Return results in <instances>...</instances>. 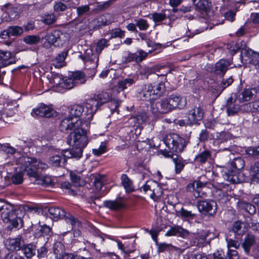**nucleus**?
I'll list each match as a JSON object with an SVG mask.
<instances>
[{
	"label": "nucleus",
	"instance_id": "1",
	"mask_svg": "<svg viewBox=\"0 0 259 259\" xmlns=\"http://www.w3.org/2000/svg\"><path fill=\"white\" fill-rule=\"evenodd\" d=\"M88 141L87 132L83 129L82 125L68 136V144L73 147L69 150L74 158L79 159L82 156L83 149L87 145Z\"/></svg>",
	"mask_w": 259,
	"mask_h": 259
},
{
	"label": "nucleus",
	"instance_id": "2",
	"mask_svg": "<svg viewBox=\"0 0 259 259\" xmlns=\"http://www.w3.org/2000/svg\"><path fill=\"white\" fill-rule=\"evenodd\" d=\"M21 163V168L23 169L28 176L35 179L34 183L37 185L45 184L43 179L39 178V170H45L48 168L47 163L37 160L35 158L29 157H22L19 159Z\"/></svg>",
	"mask_w": 259,
	"mask_h": 259
},
{
	"label": "nucleus",
	"instance_id": "3",
	"mask_svg": "<svg viewBox=\"0 0 259 259\" xmlns=\"http://www.w3.org/2000/svg\"><path fill=\"white\" fill-rule=\"evenodd\" d=\"M115 100V97L112 98L110 92H100L98 94L88 99L86 102V108L89 114L92 115L96 112L99 106L110 100Z\"/></svg>",
	"mask_w": 259,
	"mask_h": 259
},
{
	"label": "nucleus",
	"instance_id": "4",
	"mask_svg": "<svg viewBox=\"0 0 259 259\" xmlns=\"http://www.w3.org/2000/svg\"><path fill=\"white\" fill-rule=\"evenodd\" d=\"M49 150L52 155L49 158V163L54 167L63 166L68 158H74L68 149L60 150L50 147Z\"/></svg>",
	"mask_w": 259,
	"mask_h": 259
},
{
	"label": "nucleus",
	"instance_id": "5",
	"mask_svg": "<svg viewBox=\"0 0 259 259\" xmlns=\"http://www.w3.org/2000/svg\"><path fill=\"white\" fill-rule=\"evenodd\" d=\"M45 39L51 45L60 47L68 41L69 36L67 34L64 33L59 30H55L48 32L45 36Z\"/></svg>",
	"mask_w": 259,
	"mask_h": 259
},
{
	"label": "nucleus",
	"instance_id": "6",
	"mask_svg": "<svg viewBox=\"0 0 259 259\" xmlns=\"http://www.w3.org/2000/svg\"><path fill=\"white\" fill-rule=\"evenodd\" d=\"M150 109L155 116L161 114L167 113L171 111L167 98L160 100H152L150 102Z\"/></svg>",
	"mask_w": 259,
	"mask_h": 259
},
{
	"label": "nucleus",
	"instance_id": "7",
	"mask_svg": "<svg viewBox=\"0 0 259 259\" xmlns=\"http://www.w3.org/2000/svg\"><path fill=\"white\" fill-rule=\"evenodd\" d=\"M48 212L52 218L59 219L66 217L67 222L69 223L72 226H78L80 223L71 215H66L65 211L59 207H51L48 209Z\"/></svg>",
	"mask_w": 259,
	"mask_h": 259
},
{
	"label": "nucleus",
	"instance_id": "8",
	"mask_svg": "<svg viewBox=\"0 0 259 259\" xmlns=\"http://www.w3.org/2000/svg\"><path fill=\"white\" fill-rule=\"evenodd\" d=\"M5 223H9L10 224L9 227L12 229L13 228L20 229L23 226V221L21 217L17 216L15 213V210L12 206V210L7 211L5 218L2 219Z\"/></svg>",
	"mask_w": 259,
	"mask_h": 259
},
{
	"label": "nucleus",
	"instance_id": "9",
	"mask_svg": "<svg viewBox=\"0 0 259 259\" xmlns=\"http://www.w3.org/2000/svg\"><path fill=\"white\" fill-rule=\"evenodd\" d=\"M197 207L200 212L213 215L217 212V204L212 200H200L197 202Z\"/></svg>",
	"mask_w": 259,
	"mask_h": 259
},
{
	"label": "nucleus",
	"instance_id": "10",
	"mask_svg": "<svg viewBox=\"0 0 259 259\" xmlns=\"http://www.w3.org/2000/svg\"><path fill=\"white\" fill-rule=\"evenodd\" d=\"M230 65L229 61L221 59L217 62L214 66L207 64L205 67L208 71L212 72L217 75L222 76L225 74Z\"/></svg>",
	"mask_w": 259,
	"mask_h": 259
},
{
	"label": "nucleus",
	"instance_id": "11",
	"mask_svg": "<svg viewBox=\"0 0 259 259\" xmlns=\"http://www.w3.org/2000/svg\"><path fill=\"white\" fill-rule=\"evenodd\" d=\"M240 51V59L241 62L245 64H253L257 59L259 53L252 50L247 48L245 45L241 47Z\"/></svg>",
	"mask_w": 259,
	"mask_h": 259
},
{
	"label": "nucleus",
	"instance_id": "12",
	"mask_svg": "<svg viewBox=\"0 0 259 259\" xmlns=\"http://www.w3.org/2000/svg\"><path fill=\"white\" fill-rule=\"evenodd\" d=\"M81 126V121L80 120L69 117L65 118L61 120L60 128L62 132H66L68 130H74V131Z\"/></svg>",
	"mask_w": 259,
	"mask_h": 259
},
{
	"label": "nucleus",
	"instance_id": "13",
	"mask_svg": "<svg viewBox=\"0 0 259 259\" xmlns=\"http://www.w3.org/2000/svg\"><path fill=\"white\" fill-rule=\"evenodd\" d=\"M240 103L237 99V94H232L226 102V110L229 116H233L237 113L240 109Z\"/></svg>",
	"mask_w": 259,
	"mask_h": 259
},
{
	"label": "nucleus",
	"instance_id": "14",
	"mask_svg": "<svg viewBox=\"0 0 259 259\" xmlns=\"http://www.w3.org/2000/svg\"><path fill=\"white\" fill-rule=\"evenodd\" d=\"M31 115L35 117L39 116L49 118L56 116V112L53 108L45 104H41L33 110Z\"/></svg>",
	"mask_w": 259,
	"mask_h": 259
},
{
	"label": "nucleus",
	"instance_id": "15",
	"mask_svg": "<svg viewBox=\"0 0 259 259\" xmlns=\"http://www.w3.org/2000/svg\"><path fill=\"white\" fill-rule=\"evenodd\" d=\"M2 10L4 13L2 15V19L4 21L9 22L18 17L19 12L17 8L13 7L10 4L6 5Z\"/></svg>",
	"mask_w": 259,
	"mask_h": 259
},
{
	"label": "nucleus",
	"instance_id": "16",
	"mask_svg": "<svg viewBox=\"0 0 259 259\" xmlns=\"http://www.w3.org/2000/svg\"><path fill=\"white\" fill-rule=\"evenodd\" d=\"M104 206L113 211H117L126 207L125 200L122 198H119L115 200H109L104 202Z\"/></svg>",
	"mask_w": 259,
	"mask_h": 259
},
{
	"label": "nucleus",
	"instance_id": "17",
	"mask_svg": "<svg viewBox=\"0 0 259 259\" xmlns=\"http://www.w3.org/2000/svg\"><path fill=\"white\" fill-rule=\"evenodd\" d=\"M223 178L225 180L232 183H240L245 181L244 175L241 171H230L229 170L224 171Z\"/></svg>",
	"mask_w": 259,
	"mask_h": 259
},
{
	"label": "nucleus",
	"instance_id": "18",
	"mask_svg": "<svg viewBox=\"0 0 259 259\" xmlns=\"http://www.w3.org/2000/svg\"><path fill=\"white\" fill-rule=\"evenodd\" d=\"M114 21V18L112 14L107 13L98 17L96 19L92 21L94 28L98 29L103 26H105L111 23Z\"/></svg>",
	"mask_w": 259,
	"mask_h": 259
},
{
	"label": "nucleus",
	"instance_id": "19",
	"mask_svg": "<svg viewBox=\"0 0 259 259\" xmlns=\"http://www.w3.org/2000/svg\"><path fill=\"white\" fill-rule=\"evenodd\" d=\"M167 99L171 110L176 108L182 109L187 104L186 98L182 97L178 95H171Z\"/></svg>",
	"mask_w": 259,
	"mask_h": 259
},
{
	"label": "nucleus",
	"instance_id": "20",
	"mask_svg": "<svg viewBox=\"0 0 259 259\" xmlns=\"http://www.w3.org/2000/svg\"><path fill=\"white\" fill-rule=\"evenodd\" d=\"M24 241L22 237L18 236L15 238L8 239L5 243L7 248L9 250L17 251L21 250Z\"/></svg>",
	"mask_w": 259,
	"mask_h": 259
},
{
	"label": "nucleus",
	"instance_id": "21",
	"mask_svg": "<svg viewBox=\"0 0 259 259\" xmlns=\"http://www.w3.org/2000/svg\"><path fill=\"white\" fill-rule=\"evenodd\" d=\"M204 112L200 107H195L189 111L188 115V123L194 124L201 120L203 117Z\"/></svg>",
	"mask_w": 259,
	"mask_h": 259
},
{
	"label": "nucleus",
	"instance_id": "22",
	"mask_svg": "<svg viewBox=\"0 0 259 259\" xmlns=\"http://www.w3.org/2000/svg\"><path fill=\"white\" fill-rule=\"evenodd\" d=\"M51 85V89L56 92L64 93L65 91L71 90L76 85V82H58L55 85L54 82H49Z\"/></svg>",
	"mask_w": 259,
	"mask_h": 259
},
{
	"label": "nucleus",
	"instance_id": "23",
	"mask_svg": "<svg viewBox=\"0 0 259 259\" xmlns=\"http://www.w3.org/2000/svg\"><path fill=\"white\" fill-rule=\"evenodd\" d=\"M256 94L257 90L255 88L247 89L237 94V97L239 103H242L252 99Z\"/></svg>",
	"mask_w": 259,
	"mask_h": 259
},
{
	"label": "nucleus",
	"instance_id": "24",
	"mask_svg": "<svg viewBox=\"0 0 259 259\" xmlns=\"http://www.w3.org/2000/svg\"><path fill=\"white\" fill-rule=\"evenodd\" d=\"M15 59L11 52L0 50V67H4L13 64Z\"/></svg>",
	"mask_w": 259,
	"mask_h": 259
},
{
	"label": "nucleus",
	"instance_id": "25",
	"mask_svg": "<svg viewBox=\"0 0 259 259\" xmlns=\"http://www.w3.org/2000/svg\"><path fill=\"white\" fill-rule=\"evenodd\" d=\"M188 234L189 232L187 230L179 226H176L170 228L165 233V236H178L185 238L188 236Z\"/></svg>",
	"mask_w": 259,
	"mask_h": 259
},
{
	"label": "nucleus",
	"instance_id": "26",
	"mask_svg": "<svg viewBox=\"0 0 259 259\" xmlns=\"http://www.w3.org/2000/svg\"><path fill=\"white\" fill-rule=\"evenodd\" d=\"M177 215L183 220L189 221L193 220L197 216V213L196 211L188 210L182 207L177 211Z\"/></svg>",
	"mask_w": 259,
	"mask_h": 259
},
{
	"label": "nucleus",
	"instance_id": "27",
	"mask_svg": "<svg viewBox=\"0 0 259 259\" xmlns=\"http://www.w3.org/2000/svg\"><path fill=\"white\" fill-rule=\"evenodd\" d=\"M151 89H149L150 93L157 96H161L165 91V87L163 82H153L150 84Z\"/></svg>",
	"mask_w": 259,
	"mask_h": 259
},
{
	"label": "nucleus",
	"instance_id": "28",
	"mask_svg": "<svg viewBox=\"0 0 259 259\" xmlns=\"http://www.w3.org/2000/svg\"><path fill=\"white\" fill-rule=\"evenodd\" d=\"M152 17L155 23L158 24L161 23L170 26L171 20L170 18L166 17V15L163 13H155L152 14Z\"/></svg>",
	"mask_w": 259,
	"mask_h": 259
},
{
	"label": "nucleus",
	"instance_id": "29",
	"mask_svg": "<svg viewBox=\"0 0 259 259\" xmlns=\"http://www.w3.org/2000/svg\"><path fill=\"white\" fill-rule=\"evenodd\" d=\"M148 118L147 113L145 112L139 113L130 119L131 123H134V126H139L145 122Z\"/></svg>",
	"mask_w": 259,
	"mask_h": 259
},
{
	"label": "nucleus",
	"instance_id": "30",
	"mask_svg": "<svg viewBox=\"0 0 259 259\" xmlns=\"http://www.w3.org/2000/svg\"><path fill=\"white\" fill-rule=\"evenodd\" d=\"M196 188L194 190L193 195L196 198H203L206 197L207 193L205 189L204 184L200 181L196 182Z\"/></svg>",
	"mask_w": 259,
	"mask_h": 259
},
{
	"label": "nucleus",
	"instance_id": "31",
	"mask_svg": "<svg viewBox=\"0 0 259 259\" xmlns=\"http://www.w3.org/2000/svg\"><path fill=\"white\" fill-rule=\"evenodd\" d=\"M147 55V53L142 50H140L136 53L129 54L126 61L128 62L135 61L136 62H140L146 57Z\"/></svg>",
	"mask_w": 259,
	"mask_h": 259
},
{
	"label": "nucleus",
	"instance_id": "32",
	"mask_svg": "<svg viewBox=\"0 0 259 259\" xmlns=\"http://www.w3.org/2000/svg\"><path fill=\"white\" fill-rule=\"evenodd\" d=\"M68 110L71 117H78L82 115L84 111V107L79 104H74L70 106L68 108Z\"/></svg>",
	"mask_w": 259,
	"mask_h": 259
},
{
	"label": "nucleus",
	"instance_id": "33",
	"mask_svg": "<svg viewBox=\"0 0 259 259\" xmlns=\"http://www.w3.org/2000/svg\"><path fill=\"white\" fill-rule=\"evenodd\" d=\"M226 83H228V82H212L211 85L212 92L215 93L217 96H218L227 87L231 84V83L227 84Z\"/></svg>",
	"mask_w": 259,
	"mask_h": 259
},
{
	"label": "nucleus",
	"instance_id": "34",
	"mask_svg": "<svg viewBox=\"0 0 259 259\" xmlns=\"http://www.w3.org/2000/svg\"><path fill=\"white\" fill-rule=\"evenodd\" d=\"M255 242V237L253 235L247 234L245 236L242 246L246 253H248L250 252L251 246L254 244Z\"/></svg>",
	"mask_w": 259,
	"mask_h": 259
},
{
	"label": "nucleus",
	"instance_id": "35",
	"mask_svg": "<svg viewBox=\"0 0 259 259\" xmlns=\"http://www.w3.org/2000/svg\"><path fill=\"white\" fill-rule=\"evenodd\" d=\"M21 250L25 256L28 258H31L35 254L36 246L33 244H28L22 245Z\"/></svg>",
	"mask_w": 259,
	"mask_h": 259
},
{
	"label": "nucleus",
	"instance_id": "36",
	"mask_svg": "<svg viewBox=\"0 0 259 259\" xmlns=\"http://www.w3.org/2000/svg\"><path fill=\"white\" fill-rule=\"evenodd\" d=\"M178 135L176 134H167L164 140V142L166 146L169 149L173 151L174 148H176L175 147V143H176Z\"/></svg>",
	"mask_w": 259,
	"mask_h": 259
},
{
	"label": "nucleus",
	"instance_id": "37",
	"mask_svg": "<svg viewBox=\"0 0 259 259\" xmlns=\"http://www.w3.org/2000/svg\"><path fill=\"white\" fill-rule=\"evenodd\" d=\"M120 179L121 184L126 192H131L134 191V188L133 186V182L126 174H122Z\"/></svg>",
	"mask_w": 259,
	"mask_h": 259
},
{
	"label": "nucleus",
	"instance_id": "38",
	"mask_svg": "<svg viewBox=\"0 0 259 259\" xmlns=\"http://www.w3.org/2000/svg\"><path fill=\"white\" fill-rule=\"evenodd\" d=\"M243 46L245 47L244 41H240L239 42L232 41L227 45V48L231 55H234L237 51H241V47Z\"/></svg>",
	"mask_w": 259,
	"mask_h": 259
},
{
	"label": "nucleus",
	"instance_id": "39",
	"mask_svg": "<svg viewBox=\"0 0 259 259\" xmlns=\"http://www.w3.org/2000/svg\"><path fill=\"white\" fill-rule=\"evenodd\" d=\"M126 88V82H112L111 86L112 95L114 97Z\"/></svg>",
	"mask_w": 259,
	"mask_h": 259
},
{
	"label": "nucleus",
	"instance_id": "40",
	"mask_svg": "<svg viewBox=\"0 0 259 259\" xmlns=\"http://www.w3.org/2000/svg\"><path fill=\"white\" fill-rule=\"evenodd\" d=\"M250 172L252 181L259 183V162H255L250 166Z\"/></svg>",
	"mask_w": 259,
	"mask_h": 259
},
{
	"label": "nucleus",
	"instance_id": "41",
	"mask_svg": "<svg viewBox=\"0 0 259 259\" xmlns=\"http://www.w3.org/2000/svg\"><path fill=\"white\" fill-rule=\"evenodd\" d=\"M176 143H175V147H176V148H174L173 152L180 153L183 151L184 148L186 147V142L184 138L181 137L178 135Z\"/></svg>",
	"mask_w": 259,
	"mask_h": 259
},
{
	"label": "nucleus",
	"instance_id": "42",
	"mask_svg": "<svg viewBox=\"0 0 259 259\" xmlns=\"http://www.w3.org/2000/svg\"><path fill=\"white\" fill-rule=\"evenodd\" d=\"M238 205L240 208L245 209L251 214H254L256 212L255 206L246 202L239 201Z\"/></svg>",
	"mask_w": 259,
	"mask_h": 259
},
{
	"label": "nucleus",
	"instance_id": "43",
	"mask_svg": "<svg viewBox=\"0 0 259 259\" xmlns=\"http://www.w3.org/2000/svg\"><path fill=\"white\" fill-rule=\"evenodd\" d=\"M192 2L200 10L206 11L209 7L208 0H192Z\"/></svg>",
	"mask_w": 259,
	"mask_h": 259
},
{
	"label": "nucleus",
	"instance_id": "44",
	"mask_svg": "<svg viewBox=\"0 0 259 259\" xmlns=\"http://www.w3.org/2000/svg\"><path fill=\"white\" fill-rule=\"evenodd\" d=\"M67 55V53L66 52L58 54L56 57L55 67L60 68L65 65V60Z\"/></svg>",
	"mask_w": 259,
	"mask_h": 259
},
{
	"label": "nucleus",
	"instance_id": "45",
	"mask_svg": "<svg viewBox=\"0 0 259 259\" xmlns=\"http://www.w3.org/2000/svg\"><path fill=\"white\" fill-rule=\"evenodd\" d=\"M106 181V177L104 175H98L95 176L94 181V185L98 190H100L105 181Z\"/></svg>",
	"mask_w": 259,
	"mask_h": 259
},
{
	"label": "nucleus",
	"instance_id": "46",
	"mask_svg": "<svg viewBox=\"0 0 259 259\" xmlns=\"http://www.w3.org/2000/svg\"><path fill=\"white\" fill-rule=\"evenodd\" d=\"M173 162L175 164V171L177 174H180L183 169L185 164L182 158H178L177 156L176 158H172Z\"/></svg>",
	"mask_w": 259,
	"mask_h": 259
},
{
	"label": "nucleus",
	"instance_id": "47",
	"mask_svg": "<svg viewBox=\"0 0 259 259\" xmlns=\"http://www.w3.org/2000/svg\"><path fill=\"white\" fill-rule=\"evenodd\" d=\"M210 156V153L208 150H205L196 156L195 160L201 163H205L207 158Z\"/></svg>",
	"mask_w": 259,
	"mask_h": 259
},
{
	"label": "nucleus",
	"instance_id": "48",
	"mask_svg": "<svg viewBox=\"0 0 259 259\" xmlns=\"http://www.w3.org/2000/svg\"><path fill=\"white\" fill-rule=\"evenodd\" d=\"M231 165L235 169L240 170L244 166V161L241 157H237L231 162Z\"/></svg>",
	"mask_w": 259,
	"mask_h": 259
},
{
	"label": "nucleus",
	"instance_id": "49",
	"mask_svg": "<svg viewBox=\"0 0 259 259\" xmlns=\"http://www.w3.org/2000/svg\"><path fill=\"white\" fill-rule=\"evenodd\" d=\"M70 176L73 184L75 187H80L83 185L84 182L81 180L80 176L76 174L70 172Z\"/></svg>",
	"mask_w": 259,
	"mask_h": 259
},
{
	"label": "nucleus",
	"instance_id": "50",
	"mask_svg": "<svg viewBox=\"0 0 259 259\" xmlns=\"http://www.w3.org/2000/svg\"><path fill=\"white\" fill-rule=\"evenodd\" d=\"M41 18L42 21L47 25L52 24L56 20V17L53 14H46Z\"/></svg>",
	"mask_w": 259,
	"mask_h": 259
},
{
	"label": "nucleus",
	"instance_id": "51",
	"mask_svg": "<svg viewBox=\"0 0 259 259\" xmlns=\"http://www.w3.org/2000/svg\"><path fill=\"white\" fill-rule=\"evenodd\" d=\"M40 40V37L36 35H27L23 38V41L27 44L34 45Z\"/></svg>",
	"mask_w": 259,
	"mask_h": 259
},
{
	"label": "nucleus",
	"instance_id": "52",
	"mask_svg": "<svg viewBox=\"0 0 259 259\" xmlns=\"http://www.w3.org/2000/svg\"><path fill=\"white\" fill-rule=\"evenodd\" d=\"M11 180L15 185L21 184L23 181V174L22 172L15 174L12 176Z\"/></svg>",
	"mask_w": 259,
	"mask_h": 259
},
{
	"label": "nucleus",
	"instance_id": "53",
	"mask_svg": "<svg viewBox=\"0 0 259 259\" xmlns=\"http://www.w3.org/2000/svg\"><path fill=\"white\" fill-rule=\"evenodd\" d=\"M64 245L61 242H57L54 244V252L56 255L57 258L58 257V256H60V255H61L64 253Z\"/></svg>",
	"mask_w": 259,
	"mask_h": 259
},
{
	"label": "nucleus",
	"instance_id": "54",
	"mask_svg": "<svg viewBox=\"0 0 259 259\" xmlns=\"http://www.w3.org/2000/svg\"><path fill=\"white\" fill-rule=\"evenodd\" d=\"M9 33L12 36H18L23 32L22 27L18 26H13L9 27Z\"/></svg>",
	"mask_w": 259,
	"mask_h": 259
},
{
	"label": "nucleus",
	"instance_id": "55",
	"mask_svg": "<svg viewBox=\"0 0 259 259\" xmlns=\"http://www.w3.org/2000/svg\"><path fill=\"white\" fill-rule=\"evenodd\" d=\"M11 210L12 205L10 203L4 201L2 207L1 208L0 210V214L2 219L5 218L7 211H11Z\"/></svg>",
	"mask_w": 259,
	"mask_h": 259
},
{
	"label": "nucleus",
	"instance_id": "56",
	"mask_svg": "<svg viewBox=\"0 0 259 259\" xmlns=\"http://www.w3.org/2000/svg\"><path fill=\"white\" fill-rule=\"evenodd\" d=\"M136 25L140 30H146L149 26L147 20L143 19H138L136 20Z\"/></svg>",
	"mask_w": 259,
	"mask_h": 259
},
{
	"label": "nucleus",
	"instance_id": "57",
	"mask_svg": "<svg viewBox=\"0 0 259 259\" xmlns=\"http://www.w3.org/2000/svg\"><path fill=\"white\" fill-rule=\"evenodd\" d=\"M70 79L72 80H81L85 78L84 73L80 71H76L71 72L69 75Z\"/></svg>",
	"mask_w": 259,
	"mask_h": 259
},
{
	"label": "nucleus",
	"instance_id": "58",
	"mask_svg": "<svg viewBox=\"0 0 259 259\" xmlns=\"http://www.w3.org/2000/svg\"><path fill=\"white\" fill-rule=\"evenodd\" d=\"M108 45V41L105 39H101L98 41L96 51L98 53H100L102 52L103 49L107 47Z\"/></svg>",
	"mask_w": 259,
	"mask_h": 259
},
{
	"label": "nucleus",
	"instance_id": "59",
	"mask_svg": "<svg viewBox=\"0 0 259 259\" xmlns=\"http://www.w3.org/2000/svg\"><path fill=\"white\" fill-rule=\"evenodd\" d=\"M245 152L250 156L259 155V146L257 147H248L245 150Z\"/></svg>",
	"mask_w": 259,
	"mask_h": 259
},
{
	"label": "nucleus",
	"instance_id": "60",
	"mask_svg": "<svg viewBox=\"0 0 259 259\" xmlns=\"http://www.w3.org/2000/svg\"><path fill=\"white\" fill-rule=\"evenodd\" d=\"M125 35L124 31L120 28H116L112 30L111 32V37L112 38L123 37Z\"/></svg>",
	"mask_w": 259,
	"mask_h": 259
},
{
	"label": "nucleus",
	"instance_id": "61",
	"mask_svg": "<svg viewBox=\"0 0 259 259\" xmlns=\"http://www.w3.org/2000/svg\"><path fill=\"white\" fill-rule=\"evenodd\" d=\"M106 151V146L105 144L102 143L98 148L93 149V153L96 156H100Z\"/></svg>",
	"mask_w": 259,
	"mask_h": 259
},
{
	"label": "nucleus",
	"instance_id": "62",
	"mask_svg": "<svg viewBox=\"0 0 259 259\" xmlns=\"http://www.w3.org/2000/svg\"><path fill=\"white\" fill-rule=\"evenodd\" d=\"M90 10L89 5H84L76 8V13L78 16H82L87 13Z\"/></svg>",
	"mask_w": 259,
	"mask_h": 259
},
{
	"label": "nucleus",
	"instance_id": "63",
	"mask_svg": "<svg viewBox=\"0 0 259 259\" xmlns=\"http://www.w3.org/2000/svg\"><path fill=\"white\" fill-rule=\"evenodd\" d=\"M61 187L62 188H64L68 190V193L72 195H75L77 194V191L75 190H73L71 189V184L67 182H64L62 183Z\"/></svg>",
	"mask_w": 259,
	"mask_h": 259
},
{
	"label": "nucleus",
	"instance_id": "64",
	"mask_svg": "<svg viewBox=\"0 0 259 259\" xmlns=\"http://www.w3.org/2000/svg\"><path fill=\"white\" fill-rule=\"evenodd\" d=\"M230 135L229 133L226 132H222L220 133H217V139L220 141L221 142L226 141L230 139Z\"/></svg>",
	"mask_w": 259,
	"mask_h": 259
}]
</instances>
